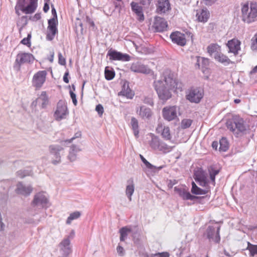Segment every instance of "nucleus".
Segmentation results:
<instances>
[{"label": "nucleus", "mask_w": 257, "mask_h": 257, "mask_svg": "<svg viewBox=\"0 0 257 257\" xmlns=\"http://www.w3.org/2000/svg\"><path fill=\"white\" fill-rule=\"evenodd\" d=\"M181 84L173 78L170 72L163 73L161 79L154 81L153 86L160 99L166 101L172 97V91L173 89L181 88Z\"/></svg>", "instance_id": "obj_1"}, {"label": "nucleus", "mask_w": 257, "mask_h": 257, "mask_svg": "<svg viewBox=\"0 0 257 257\" xmlns=\"http://www.w3.org/2000/svg\"><path fill=\"white\" fill-rule=\"evenodd\" d=\"M226 126L228 129L238 136L240 134H244L246 131V127L243 119L237 115L233 116L227 120Z\"/></svg>", "instance_id": "obj_2"}, {"label": "nucleus", "mask_w": 257, "mask_h": 257, "mask_svg": "<svg viewBox=\"0 0 257 257\" xmlns=\"http://www.w3.org/2000/svg\"><path fill=\"white\" fill-rule=\"evenodd\" d=\"M242 20L249 24L257 20V4L251 3L250 6L248 4H244L241 8Z\"/></svg>", "instance_id": "obj_3"}, {"label": "nucleus", "mask_w": 257, "mask_h": 257, "mask_svg": "<svg viewBox=\"0 0 257 257\" xmlns=\"http://www.w3.org/2000/svg\"><path fill=\"white\" fill-rule=\"evenodd\" d=\"M203 96L204 90L202 88L192 87L188 90L186 97L191 102L198 103Z\"/></svg>", "instance_id": "obj_4"}, {"label": "nucleus", "mask_w": 257, "mask_h": 257, "mask_svg": "<svg viewBox=\"0 0 257 257\" xmlns=\"http://www.w3.org/2000/svg\"><path fill=\"white\" fill-rule=\"evenodd\" d=\"M220 226L215 227L214 226H208L204 236L206 237L210 242H213L215 243H218L220 241L219 232Z\"/></svg>", "instance_id": "obj_5"}, {"label": "nucleus", "mask_w": 257, "mask_h": 257, "mask_svg": "<svg viewBox=\"0 0 257 257\" xmlns=\"http://www.w3.org/2000/svg\"><path fill=\"white\" fill-rule=\"evenodd\" d=\"M50 154L53 156L52 163L56 165L61 162V155H63V148L59 145H52L49 146Z\"/></svg>", "instance_id": "obj_6"}, {"label": "nucleus", "mask_w": 257, "mask_h": 257, "mask_svg": "<svg viewBox=\"0 0 257 257\" xmlns=\"http://www.w3.org/2000/svg\"><path fill=\"white\" fill-rule=\"evenodd\" d=\"M107 57H109L110 60L129 61L131 60V56L126 53H122L117 51L112 48L110 49L107 54Z\"/></svg>", "instance_id": "obj_7"}, {"label": "nucleus", "mask_w": 257, "mask_h": 257, "mask_svg": "<svg viewBox=\"0 0 257 257\" xmlns=\"http://www.w3.org/2000/svg\"><path fill=\"white\" fill-rule=\"evenodd\" d=\"M38 0H30V3L26 7H21L20 5L16 4L15 9L18 16L20 15V10L23 13L29 14L34 13L37 8Z\"/></svg>", "instance_id": "obj_8"}, {"label": "nucleus", "mask_w": 257, "mask_h": 257, "mask_svg": "<svg viewBox=\"0 0 257 257\" xmlns=\"http://www.w3.org/2000/svg\"><path fill=\"white\" fill-rule=\"evenodd\" d=\"M34 60V57L32 54L28 53H20L17 55L14 67H17L19 70L22 64L33 62Z\"/></svg>", "instance_id": "obj_9"}, {"label": "nucleus", "mask_w": 257, "mask_h": 257, "mask_svg": "<svg viewBox=\"0 0 257 257\" xmlns=\"http://www.w3.org/2000/svg\"><path fill=\"white\" fill-rule=\"evenodd\" d=\"M68 112L67 105L62 100H59L57 103V109L54 113L56 120L60 121L66 118Z\"/></svg>", "instance_id": "obj_10"}, {"label": "nucleus", "mask_w": 257, "mask_h": 257, "mask_svg": "<svg viewBox=\"0 0 257 257\" xmlns=\"http://www.w3.org/2000/svg\"><path fill=\"white\" fill-rule=\"evenodd\" d=\"M177 107L176 106H166L162 109L163 117L168 121L177 118Z\"/></svg>", "instance_id": "obj_11"}, {"label": "nucleus", "mask_w": 257, "mask_h": 257, "mask_svg": "<svg viewBox=\"0 0 257 257\" xmlns=\"http://www.w3.org/2000/svg\"><path fill=\"white\" fill-rule=\"evenodd\" d=\"M48 26L46 39L48 40L52 41L54 39L56 34L58 33L57 26L58 20L54 19H50L48 21Z\"/></svg>", "instance_id": "obj_12"}, {"label": "nucleus", "mask_w": 257, "mask_h": 257, "mask_svg": "<svg viewBox=\"0 0 257 257\" xmlns=\"http://www.w3.org/2000/svg\"><path fill=\"white\" fill-rule=\"evenodd\" d=\"M47 72L45 70L39 71L36 73L33 78V85L36 89H40L46 81Z\"/></svg>", "instance_id": "obj_13"}, {"label": "nucleus", "mask_w": 257, "mask_h": 257, "mask_svg": "<svg viewBox=\"0 0 257 257\" xmlns=\"http://www.w3.org/2000/svg\"><path fill=\"white\" fill-rule=\"evenodd\" d=\"M193 178L201 186L205 187L208 184L205 173L201 168H198L194 171Z\"/></svg>", "instance_id": "obj_14"}, {"label": "nucleus", "mask_w": 257, "mask_h": 257, "mask_svg": "<svg viewBox=\"0 0 257 257\" xmlns=\"http://www.w3.org/2000/svg\"><path fill=\"white\" fill-rule=\"evenodd\" d=\"M48 200L46 196L42 192L36 194L32 202L34 206H37L42 208L47 207Z\"/></svg>", "instance_id": "obj_15"}, {"label": "nucleus", "mask_w": 257, "mask_h": 257, "mask_svg": "<svg viewBox=\"0 0 257 257\" xmlns=\"http://www.w3.org/2000/svg\"><path fill=\"white\" fill-rule=\"evenodd\" d=\"M168 27L167 22L163 18L156 17L153 25V28L155 31L162 32L167 30Z\"/></svg>", "instance_id": "obj_16"}, {"label": "nucleus", "mask_w": 257, "mask_h": 257, "mask_svg": "<svg viewBox=\"0 0 257 257\" xmlns=\"http://www.w3.org/2000/svg\"><path fill=\"white\" fill-rule=\"evenodd\" d=\"M131 71L146 74H150L152 71L147 66L141 63L140 62H136L132 63L130 67Z\"/></svg>", "instance_id": "obj_17"}, {"label": "nucleus", "mask_w": 257, "mask_h": 257, "mask_svg": "<svg viewBox=\"0 0 257 257\" xmlns=\"http://www.w3.org/2000/svg\"><path fill=\"white\" fill-rule=\"evenodd\" d=\"M170 38L172 41L179 46H184L186 44V40L185 34L176 31L170 35Z\"/></svg>", "instance_id": "obj_18"}, {"label": "nucleus", "mask_w": 257, "mask_h": 257, "mask_svg": "<svg viewBox=\"0 0 257 257\" xmlns=\"http://www.w3.org/2000/svg\"><path fill=\"white\" fill-rule=\"evenodd\" d=\"M169 0H157L156 12L159 14H164L171 10Z\"/></svg>", "instance_id": "obj_19"}, {"label": "nucleus", "mask_w": 257, "mask_h": 257, "mask_svg": "<svg viewBox=\"0 0 257 257\" xmlns=\"http://www.w3.org/2000/svg\"><path fill=\"white\" fill-rule=\"evenodd\" d=\"M60 251L62 252V257H67L71 252L70 247V240L69 237L64 238L60 243Z\"/></svg>", "instance_id": "obj_20"}, {"label": "nucleus", "mask_w": 257, "mask_h": 257, "mask_svg": "<svg viewBox=\"0 0 257 257\" xmlns=\"http://www.w3.org/2000/svg\"><path fill=\"white\" fill-rule=\"evenodd\" d=\"M33 191L31 186H26L22 182H19L17 185L16 193L24 196H29Z\"/></svg>", "instance_id": "obj_21"}, {"label": "nucleus", "mask_w": 257, "mask_h": 257, "mask_svg": "<svg viewBox=\"0 0 257 257\" xmlns=\"http://www.w3.org/2000/svg\"><path fill=\"white\" fill-rule=\"evenodd\" d=\"M174 191L177 192L183 200L194 201L198 198V197L191 195L189 192L187 191L185 189H182L181 188L175 187Z\"/></svg>", "instance_id": "obj_22"}, {"label": "nucleus", "mask_w": 257, "mask_h": 257, "mask_svg": "<svg viewBox=\"0 0 257 257\" xmlns=\"http://www.w3.org/2000/svg\"><path fill=\"white\" fill-rule=\"evenodd\" d=\"M229 50L228 53H232L235 55L238 54L240 49V42L235 39H232L228 41L226 44Z\"/></svg>", "instance_id": "obj_23"}, {"label": "nucleus", "mask_w": 257, "mask_h": 257, "mask_svg": "<svg viewBox=\"0 0 257 257\" xmlns=\"http://www.w3.org/2000/svg\"><path fill=\"white\" fill-rule=\"evenodd\" d=\"M131 6L132 11L137 15L138 17V20L140 21H143L144 20V16L143 12V8L141 6H139V4L132 2L131 3Z\"/></svg>", "instance_id": "obj_24"}, {"label": "nucleus", "mask_w": 257, "mask_h": 257, "mask_svg": "<svg viewBox=\"0 0 257 257\" xmlns=\"http://www.w3.org/2000/svg\"><path fill=\"white\" fill-rule=\"evenodd\" d=\"M196 16L199 22L205 23L209 18L210 13L207 9H202L197 12Z\"/></svg>", "instance_id": "obj_25"}, {"label": "nucleus", "mask_w": 257, "mask_h": 257, "mask_svg": "<svg viewBox=\"0 0 257 257\" xmlns=\"http://www.w3.org/2000/svg\"><path fill=\"white\" fill-rule=\"evenodd\" d=\"M37 101L41 104V107L42 108H45L49 102V97L47 92L44 91H42L37 99Z\"/></svg>", "instance_id": "obj_26"}, {"label": "nucleus", "mask_w": 257, "mask_h": 257, "mask_svg": "<svg viewBox=\"0 0 257 257\" xmlns=\"http://www.w3.org/2000/svg\"><path fill=\"white\" fill-rule=\"evenodd\" d=\"M214 59L220 63H221L224 65H227L230 63H232L231 60L228 58L227 56L224 55L220 52H217L214 55Z\"/></svg>", "instance_id": "obj_27"}, {"label": "nucleus", "mask_w": 257, "mask_h": 257, "mask_svg": "<svg viewBox=\"0 0 257 257\" xmlns=\"http://www.w3.org/2000/svg\"><path fill=\"white\" fill-rule=\"evenodd\" d=\"M120 95H122L128 98H132L134 95V93L130 88L128 84L124 83L122 87L121 91L119 92Z\"/></svg>", "instance_id": "obj_28"}, {"label": "nucleus", "mask_w": 257, "mask_h": 257, "mask_svg": "<svg viewBox=\"0 0 257 257\" xmlns=\"http://www.w3.org/2000/svg\"><path fill=\"white\" fill-rule=\"evenodd\" d=\"M80 150L76 145H72L70 148L69 155L68 156V159L71 161H74L77 158V153L79 152Z\"/></svg>", "instance_id": "obj_29"}, {"label": "nucleus", "mask_w": 257, "mask_h": 257, "mask_svg": "<svg viewBox=\"0 0 257 257\" xmlns=\"http://www.w3.org/2000/svg\"><path fill=\"white\" fill-rule=\"evenodd\" d=\"M139 115L143 118H149L152 115V112L151 109L146 107L145 106H142L140 107Z\"/></svg>", "instance_id": "obj_30"}, {"label": "nucleus", "mask_w": 257, "mask_h": 257, "mask_svg": "<svg viewBox=\"0 0 257 257\" xmlns=\"http://www.w3.org/2000/svg\"><path fill=\"white\" fill-rule=\"evenodd\" d=\"M140 158L143 163L145 165L146 167L149 170L156 172L157 170H160L162 168V167H157L151 164L150 162H149L142 155H140Z\"/></svg>", "instance_id": "obj_31"}, {"label": "nucleus", "mask_w": 257, "mask_h": 257, "mask_svg": "<svg viewBox=\"0 0 257 257\" xmlns=\"http://www.w3.org/2000/svg\"><path fill=\"white\" fill-rule=\"evenodd\" d=\"M131 125L133 130L134 135L136 137H139V122L138 120L134 117H132L131 120Z\"/></svg>", "instance_id": "obj_32"}, {"label": "nucleus", "mask_w": 257, "mask_h": 257, "mask_svg": "<svg viewBox=\"0 0 257 257\" xmlns=\"http://www.w3.org/2000/svg\"><path fill=\"white\" fill-rule=\"evenodd\" d=\"M191 192L196 195H205L207 193V191L205 190L202 189L198 187L194 182H192V183Z\"/></svg>", "instance_id": "obj_33"}, {"label": "nucleus", "mask_w": 257, "mask_h": 257, "mask_svg": "<svg viewBox=\"0 0 257 257\" xmlns=\"http://www.w3.org/2000/svg\"><path fill=\"white\" fill-rule=\"evenodd\" d=\"M132 230L131 228H128L126 226L121 228L119 230L120 233V240L123 241L126 238L128 233L132 232Z\"/></svg>", "instance_id": "obj_34"}, {"label": "nucleus", "mask_w": 257, "mask_h": 257, "mask_svg": "<svg viewBox=\"0 0 257 257\" xmlns=\"http://www.w3.org/2000/svg\"><path fill=\"white\" fill-rule=\"evenodd\" d=\"M219 150L220 152H226L229 148V144L227 139L225 138H222L219 141Z\"/></svg>", "instance_id": "obj_35"}, {"label": "nucleus", "mask_w": 257, "mask_h": 257, "mask_svg": "<svg viewBox=\"0 0 257 257\" xmlns=\"http://www.w3.org/2000/svg\"><path fill=\"white\" fill-rule=\"evenodd\" d=\"M81 215V212L78 211H75L71 213L69 216L67 218V219L66 220V223L68 224H70L72 220L78 219L80 217Z\"/></svg>", "instance_id": "obj_36"}, {"label": "nucleus", "mask_w": 257, "mask_h": 257, "mask_svg": "<svg viewBox=\"0 0 257 257\" xmlns=\"http://www.w3.org/2000/svg\"><path fill=\"white\" fill-rule=\"evenodd\" d=\"M160 142H161L158 137L154 136L152 138L150 143V145L152 149L154 150H158L159 148Z\"/></svg>", "instance_id": "obj_37"}, {"label": "nucleus", "mask_w": 257, "mask_h": 257, "mask_svg": "<svg viewBox=\"0 0 257 257\" xmlns=\"http://www.w3.org/2000/svg\"><path fill=\"white\" fill-rule=\"evenodd\" d=\"M219 46L216 44H212L207 47V51L210 55L212 56L218 52Z\"/></svg>", "instance_id": "obj_38"}, {"label": "nucleus", "mask_w": 257, "mask_h": 257, "mask_svg": "<svg viewBox=\"0 0 257 257\" xmlns=\"http://www.w3.org/2000/svg\"><path fill=\"white\" fill-rule=\"evenodd\" d=\"M135 190V187L133 184L128 185L126 187V195L128 197L130 201H132V196Z\"/></svg>", "instance_id": "obj_39"}, {"label": "nucleus", "mask_w": 257, "mask_h": 257, "mask_svg": "<svg viewBox=\"0 0 257 257\" xmlns=\"http://www.w3.org/2000/svg\"><path fill=\"white\" fill-rule=\"evenodd\" d=\"M246 249L249 251L251 256H254L257 254V245H253L249 242H247V246Z\"/></svg>", "instance_id": "obj_40"}, {"label": "nucleus", "mask_w": 257, "mask_h": 257, "mask_svg": "<svg viewBox=\"0 0 257 257\" xmlns=\"http://www.w3.org/2000/svg\"><path fill=\"white\" fill-rule=\"evenodd\" d=\"M162 137L166 140H170L171 136L170 134V128L168 126H164L163 132L161 133Z\"/></svg>", "instance_id": "obj_41"}, {"label": "nucleus", "mask_w": 257, "mask_h": 257, "mask_svg": "<svg viewBox=\"0 0 257 257\" xmlns=\"http://www.w3.org/2000/svg\"><path fill=\"white\" fill-rule=\"evenodd\" d=\"M172 149V148L171 147L168 146L164 142H161L159 145V148L158 150L164 153H167L170 152Z\"/></svg>", "instance_id": "obj_42"}, {"label": "nucleus", "mask_w": 257, "mask_h": 257, "mask_svg": "<svg viewBox=\"0 0 257 257\" xmlns=\"http://www.w3.org/2000/svg\"><path fill=\"white\" fill-rule=\"evenodd\" d=\"M107 68L106 67L105 69V78L107 80H112L115 76V73L112 70L107 69Z\"/></svg>", "instance_id": "obj_43"}, {"label": "nucleus", "mask_w": 257, "mask_h": 257, "mask_svg": "<svg viewBox=\"0 0 257 257\" xmlns=\"http://www.w3.org/2000/svg\"><path fill=\"white\" fill-rule=\"evenodd\" d=\"M192 123V120L190 119H183L181 123V128L186 129L189 127Z\"/></svg>", "instance_id": "obj_44"}, {"label": "nucleus", "mask_w": 257, "mask_h": 257, "mask_svg": "<svg viewBox=\"0 0 257 257\" xmlns=\"http://www.w3.org/2000/svg\"><path fill=\"white\" fill-rule=\"evenodd\" d=\"M132 236L134 243L136 244H139L140 241V233L138 232H135L133 233Z\"/></svg>", "instance_id": "obj_45"}, {"label": "nucleus", "mask_w": 257, "mask_h": 257, "mask_svg": "<svg viewBox=\"0 0 257 257\" xmlns=\"http://www.w3.org/2000/svg\"><path fill=\"white\" fill-rule=\"evenodd\" d=\"M30 38L31 35H28L27 38H24L22 40V41H21V43L23 45H26L28 47H30L31 46Z\"/></svg>", "instance_id": "obj_46"}, {"label": "nucleus", "mask_w": 257, "mask_h": 257, "mask_svg": "<svg viewBox=\"0 0 257 257\" xmlns=\"http://www.w3.org/2000/svg\"><path fill=\"white\" fill-rule=\"evenodd\" d=\"M58 63L60 65L64 66L66 65L65 58L63 56L61 53H58Z\"/></svg>", "instance_id": "obj_47"}, {"label": "nucleus", "mask_w": 257, "mask_h": 257, "mask_svg": "<svg viewBox=\"0 0 257 257\" xmlns=\"http://www.w3.org/2000/svg\"><path fill=\"white\" fill-rule=\"evenodd\" d=\"M21 24V29L24 27L28 23L27 17L26 16H22L21 18L20 21L19 22Z\"/></svg>", "instance_id": "obj_48"}, {"label": "nucleus", "mask_w": 257, "mask_h": 257, "mask_svg": "<svg viewBox=\"0 0 257 257\" xmlns=\"http://www.w3.org/2000/svg\"><path fill=\"white\" fill-rule=\"evenodd\" d=\"M95 110L97 112L98 114L100 115H101L104 111L103 107L100 104H99L96 106Z\"/></svg>", "instance_id": "obj_49"}, {"label": "nucleus", "mask_w": 257, "mask_h": 257, "mask_svg": "<svg viewBox=\"0 0 257 257\" xmlns=\"http://www.w3.org/2000/svg\"><path fill=\"white\" fill-rule=\"evenodd\" d=\"M70 95L71 96V98L72 99L73 103L75 106L77 105V100L76 99V94L71 90H70L69 91Z\"/></svg>", "instance_id": "obj_50"}, {"label": "nucleus", "mask_w": 257, "mask_h": 257, "mask_svg": "<svg viewBox=\"0 0 257 257\" xmlns=\"http://www.w3.org/2000/svg\"><path fill=\"white\" fill-rule=\"evenodd\" d=\"M209 174H211L213 175H214L216 176V175H217L219 172V170H218V169H215L213 167H210L209 169Z\"/></svg>", "instance_id": "obj_51"}, {"label": "nucleus", "mask_w": 257, "mask_h": 257, "mask_svg": "<svg viewBox=\"0 0 257 257\" xmlns=\"http://www.w3.org/2000/svg\"><path fill=\"white\" fill-rule=\"evenodd\" d=\"M254 40L252 41L251 44V49L253 50H257V33L255 35Z\"/></svg>", "instance_id": "obj_52"}, {"label": "nucleus", "mask_w": 257, "mask_h": 257, "mask_svg": "<svg viewBox=\"0 0 257 257\" xmlns=\"http://www.w3.org/2000/svg\"><path fill=\"white\" fill-rule=\"evenodd\" d=\"M216 28V25L214 23H210L207 26V29L208 32H212Z\"/></svg>", "instance_id": "obj_53"}, {"label": "nucleus", "mask_w": 257, "mask_h": 257, "mask_svg": "<svg viewBox=\"0 0 257 257\" xmlns=\"http://www.w3.org/2000/svg\"><path fill=\"white\" fill-rule=\"evenodd\" d=\"M81 136V132H77V133H76L74 135V136L73 137H72L71 139L70 140H66L65 142H68V143H71L74 139H76V138H80Z\"/></svg>", "instance_id": "obj_54"}, {"label": "nucleus", "mask_w": 257, "mask_h": 257, "mask_svg": "<svg viewBox=\"0 0 257 257\" xmlns=\"http://www.w3.org/2000/svg\"><path fill=\"white\" fill-rule=\"evenodd\" d=\"M143 102L144 103L150 105H153L154 104L153 99L151 98L148 97H145L143 100Z\"/></svg>", "instance_id": "obj_55"}, {"label": "nucleus", "mask_w": 257, "mask_h": 257, "mask_svg": "<svg viewBox=\"0 0 257 257\" xmlns=\"http://www.w3.org/2000/svg\"><path fill=\"white\" fill-rule=\"evenodd\" d=\"M17 176L21 178H23L27 175V173L26 171L20 170L17 172Z\"/></svg>", "instance_id": "obj_56"}, {"label": "nucleus", "mask_w": 257, "mask_h": 257, "mask_svg": "<svg viewBox=\"0 0 257 257\" xmlns=\"http://www.w3.org/2000/svg\"><path fill=\"white\" fill-rule=\"evenodd\" d=\"M153 0H139L140 4L144 6H149Z\"/></svg>", "instance_id": "obj_57"}, {"label": "nucleus", "mask_w": 257, "mask_h": 257, "mask_svg": "<svg viewBox=\"0 0 257 257\" xmlns=\"http://www.w3.org/2000/svg\"><path fill=\"white\" fill-rule=\"evenodd\" d=\"M51 8L52 14L53 15V18L52 19H54L55 20H58L56 10L53 5H51Z\"/></svg>", "instance_id": "obj_58"}, {"label": "nucleus", "mask_w": 257, "mask_h": 257, "mask_svg": "<svg viewBox=\"0 0 257 257\" xmlns=\"http://www.w3.org/2000/svg\"><path fill=\"white\" fill-rule=\"evenodd\" d=\"M29 0H18L17 4L20 5L21 7H26V5L28 3Z\"/></svg>", "instance_id": "obj_59"}, {"label": "nucleus", "mask_w": 257, "mask_h": 257, "mask_svg": "<svg viewBox=\"0 0 257 257\" xmlns=\"http://www.w3.org/2000/svg\"><path fill=\"white\" fill-rule=\"evenodd\" d=\"M177 183V181L176 180H170L168 183V187L169 188H172L174 185Z\"/></svg>", "instance_id": "obj_60"}, {"label": "nucleus", "mask_w": 257, "mask_h": 257, "mask_svg": "<svg viewBox=\"0 0 257 257\" xmlns=\"http://www.w3.org/2000/svg\"><path fill=\"white\" fill-rule=\"evenodd\" d=\"M165 126H163V125L162 123H159L158 124V126L156 128V131L158 133H161L163 132V128Z\"/></svg>", "instance_id": "obj_61"}, {"label": "nucleus", "mask_w": 257, "mask_h": 257, "mask_svg": "<svg viewBox=\"0 0 257 257\" xmlns=\"http://www.w3.org/2000/svg\"><path fill=\"white\" fill-rule=\"evenodd\" d=\"M68 75H69V72H68V71H67L64 73V75L63 78V81L66 83H69V79L68 78Z\"/></svg>", "instance_id": "obj_62"}, {"label": "nucleus", "mask_w": 257, "mask_h": 257, "mask_svg": "<svg viewBox=\"0 0 257 257\" xmlns=\"http://www.w3.org/2000/svg\"><path fill=\"white\" fill-rule=\"evenodd\" d=\"M41 14L40 13H37L32 18V20L33 21H38V20H40L41 19Z\"/></svg>", "instance_id": "obj_63"}, {"label": "nucleus", "mask_w": 257, "mask_h": 257, "mask_svg": "<svg viewBox=\"0 0 257 257\" xmlns=\"http://www.w3.org/2000/svg\"><path fill=\"white\" fill-rule=\"evenodd\" d=\"M158 254L159 255L160 257H169L170 256V253L167 251L159 252Z\"/></svg>", "instance_id": "obj_64"}]
</instances>
